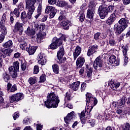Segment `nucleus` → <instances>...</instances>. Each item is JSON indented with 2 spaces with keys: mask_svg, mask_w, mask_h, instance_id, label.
Listing matches in <instances>:
<instances>
[{
  "mask_svg": "<svg viewBox=\"0 0 130 130\" xmlns=\"http://www.w3.org/2000/svg\"><path fill=\"white\" fill-rule=\"evenodd\" d=\"M58 103H59V99L54 93V92H51L47 96V101L45 102V106L47 108H56L58 106Z\"/></svg>",
  "mask_w": 130,
  "mask_h": 130,
  "instance_id": "1",
  "label": "nucleus"
},
{
  "mask_svg": "<svg viewBox=\"0 0 130 130\" xmlns=\"http://www.w3.org/2000/svg\"><path fill=\"white\" fill-rule=\"evenodd\" d=\"M113 8L114 6L113 5H110L108 8L106 7L104 5L100 6L98 13L101 19H105L106 16L108 15V13H110V12L113 11Z\"/></svg>",
  "mask_w": 130,
  "mask_h": 130,
  "instance_id": "2",
  "label": "nucleus"
},
{
  "mask_svg": "<svg viewBox=\"0 0 130 130\" xmlns=\"http://www.w3.org/2000/svg\"><path fill=\"white\" fill-rule=\"evenodd\" d=\"M19 62L15 61L13 62V66L9 68V72L12 78L16 79L18 77V72H19Z\"/></svg>",
  "mask_w": 130,
  "mask_h": 130,
  "instance_id": "3",
  "label": "nucleus"
},
{
  "mask_svg": "<svg viewBox=\"0 0 130 130\" xmlns=\"http://www.w3.org/2000/svg\"><path fill=\"white\" fill-rule=\"evenodd\" d=\"M36 3V0H26V9L28 10V14L32 17L33 13L35 11V3Z\"/></svg>",
  "mask_w": 130,
  "mask_h": 130,
  "instance_id": "4",
  "label": "nucleus"
},
{
  "mask_svg": "<svg viewBox=\"0 0 130 130\" xmlns=\"http://www.w3.org/2000/svg\"><path fill=\"white\" fill-rule=\"evenodd\" d=\"M52 42L48 47L49 49H56L59 45H61V38L55 37L53 39Z\"/></svg>",
  "mask_w": 130,
  "mask_h": 130,
  "instance_id": "5",
  "label": "nucleus"
},
{
  "mask_svg": "<svg viewBox=\"0 0 130 130\" xmlns=\"http://www.w3.org/2000/svg\"><path fill=\"white\" fill-rule=\"evenodd\" d=\"M103 67V61L101 60L100 57H98L94 61L93 68L96 71H101Z\"/></svg>",
  "mask_w": 130,
  "mask_h": 130,
  "instance_id": "6",
  "label": "nucleus"
},
{
  "mask_svg": "<svg viewBox=\"0 0 130 130\" xmlns=\"http://www.w3.org/2000/svg\"><path fill=\"white\" fill-rule=\"evenodd\" d=\"M13 52V50L11 49H0V57L6 58L7 56H11V53Z\"/></svg>",
  "mask_w": 130,
  "mask_h": 130,
  "instance_id": "7",
  "label": "nucleus"
},
{
  "mask_svg": "<svg viewBox=\"0 0 130 130\" xmlns=\"http://www.w3.org/2000/svg\"><path fill=\"white\" fill-rule=\"evenodd\" d=\"M48 4L50 5H56L57 7L63 8L66 6H68L67 2L64 1H59V0H49Z\"/></svg>",
  "mask_w": 130,
  "mask_h": 130,
  "instance_id": "8",
  "label": "nucleus"
},
{
  "mask_svg": "<svg viewBox=\"0 0 130 130\" xmlns=\"http://www.w3.org/2000/svg\"><path fill=\"white\" fill-rule=\"evenodd\" d=\"M20 45V48L22 50H25L28 48V44L27 43V40L24 39V37L19 38L18 40Z\"/></svg>",
  "mask_w": 130,
  "mask_h": 130,
  "instance_id": "9",
  "label": "nucleus"
},
{
  "mask_svg": "<svg viewBox=\"0 0 130 130\" xmlns=\"http://www.w3.org/2000/svg\"><path fill=\"white\" fill-rule=\"evenodd\" d=\"M94 14H95V7L94 6H90L87 11V18L90 19V20H93Z\"/></svg>",
  "mask_w": 130,
  "mask_h": 130,
  "instance_id": "10",
  "label": "nucleus"
},
{
  "mask_svg": "<svg viewBox=\"0 0 130 130\" xmlns=\"http://www.w3.org/2000/svg\"><path fill=\"white\" fill-rule=\"evenodd\" d=\"M122 51L123 52V56L124 57V64L125 66H126V63H127L128 58H127V46L122 45L120 46Z\"/></svg>",
  "mask_w": 130,
  "mask_h": 130,
  "instance_id": "11",
  "label": "nucleus"
},
{
  "mask_svg": "<svg viewBox=\"0 0 130 130\" xmlns=\"http://www.w3.org/2000/svg\"><path fill=\"white\" fill-rule=\"evenodd\" d=\"M98 50V45H93L89 47L87 51V56H90V55H93V53H95Z\"/></svg>",
  "mask_w": 130,
  "mask_h": 130,
  "instance_id": "12",
  "label": "nucleus"
},
{
  "mask_svg": "<svg viewBox=\"0 0 130 130\" xmlns=\"http://www.w3.org/2000/svg\"><path fill=\"white\" fill-rule=\"evenodd\" d=\"M29 16V14H28V13L27 14L25 11L21 13L20 15V19L21 21H22L23 23H25L26 22H28V20H30V19L32 18L31 15L30 16Z\"/></svg>",
  "mask_w": 130,
  "mask_h": 130,
  "instance_id": "13",
  "label": "nucleus"
},
{
  "mask_svg": "<svg viewBox=\"0 0 130 130\" xmlns=\"http://www.w3.org/2000/svg\"><path fill=\"white\" fill-rule=\"evenodd\" d=\"M74 113H75V112L72 111L70 114H68V115L64 118V120L67 124H69V123L71 122L72 119L74 118V117L75 116Z\"/></svg>",
  "mask_w": 130,
  "mask_h": 130,
  "instance_id": "14",
  "label": "nucleus"
},
{
  "mask_svg": "<svg viewBox=\"0 0 130 130\" xmlns=\"http://www.w3.org/2000/svg\"><path fill=\"white\" fill-rule=\"evenodd\" d=\"M0 32H2V34L0 35V43H2L5 39V36L7 35V27H3V28L0 26Z\"/></svg>",
  "mask_w": 130,
  "mask_h": 130,
  "instance_id": "15",
  "label": "nucleus"
},
{
  "mask_svg": "<svg viewBox=\"0 0 130 130\" xmlns=\"http://www.w3.org/2000/svg\"><path fill=\"white\" fill-rule=\"evenodd\" d=\"M85 63V58L84 57H79L76 61V66L77 69H81Z\"/></svg>",
  "mask_w": 130,
  "mask_h": 130,
  "instance_id": "16",
  "label": "nucleus"
},
{
  "mask_svg": "<svg viewBox=\"0 0 130 130\" xmlns=\"http://www.w3.org/2000/svg\"><path fill=\"white\" fill-rule=\"evenodd\" d=\"M125 29L122 27L121 25H119L118 24H115L114 26V31L117 34H121V32H122Z\"/></svg>",
  "mask_w": 130,
  "mask_h": 130,
  "instance_id": "17",
  "label": "nucleus"
},
{
  "mask_svg": "<svg viewBox=\"0 0 130 130\" xmlns=\"http://www.w3.org/2000/svg\"><path fill=\"white\" fill-rule=\"evenodd\" d=\"M115 20H116V15L114 13H113L106 21V24L107 25H112Z\"/></svg>",
  "mask_w": 130,
  "mask_h": 130,
  "instance_id": "18",
  "label": "nucleus"
},
{
  "mask_svg": "<svg viewBox=\"0 0 130 130\" xmlns=\"http://www.w3.org/2000/svg\"><path fill=\"white\" fill-rule=\"evenodd\" d=\"M23 23H21L19 22V21H18L16 23L14 26L15 30H16V31H18L20 35L22 34V32H23Z\"/></svg>",
  "mask_w": 130,
  "mask_h": 130,
  "instance_id": "19",
  "label": "nucleus"
},
{
  "mask_svg": "<svg viewBox=\"0 0 130 130\" xmlns=\"http://www.w3.org/2000/svg\"><path fill=\"white\" fill-rule=\"evenodd\" d=\"M109 61L110 63H114L115 66H119V60L116 59V57L112 55L109 58Z\"/></svg>",
  "mask_w": 130,
  "mask_h": 130,
  "instance_id": "20",
  "label": "nucleus"
},
{
  "mask_svg": "<svg viewBox=\"0 0 130 130\" xmlns=\"http://www.w3.org/2000/svg\"><path fill=\"white\" fill-rule=\"evenodd\" d=\"M118 23L120 26L125 29V28L127 27V24L128 23V20L126 18H121L118 21Z\"/></svg>",
  "mask_w": 130,
  "mask_h": 130,
  "instance_id": "21",
  "label": "nucleus"
},
{
  "mask_svg": "<svg viewBox=\"0 0 130 130\" xmlns=\"http://www.w3.org/2000/svg\"><path fill=\"white\" fill-rule=\"evenodd\" d=\"M81 51H82V48H81V47L79 46H77L75 49V51L73 53L74 60H76V59H77V57H78V56L80 55Z\"/></svg>",
  "mask_w": 130,
  "mask_h": 130,
  "instance_id": "22",
  "label": "nucleus"
},
{
  "mask_svg": "<svg viewBox=\"0 0 130 130\" xmlns=\"http://www.w3.org/2000/svg\"><path fill=\"white\" fill-rule=\"evenodd\" d=\"M34 27L35 28V30L37 31L39 30V32H42L44 29H45V24L44 23L40 24V25L38 23L34 24Z\"/></svg>",
  "mask_w": 130,
  "mask_h": 130,
  "instance_id": "23",
  "label": "nucleus"
},
{
  "mask_svg": "<svg viewBox=\"0 0 130 130\" xmlns=\"http://www.w3.org/2000/svg\"><path fill=\"white\" fill-rule=\"evenodd\" d=\"M127 100V95H122L120 100L118 102V105L119 106H124V104H125V102Z\"/></svg>",
  "mask_w": 130,
  "mask_h": 130,
  "instance_id": "24",
  "label": "nucleus"
},
{
  "mask_svg": "<svg viewBox=\"0 0 130 130\" xmlns=\"http://www.w3.org/2000/svg\"><path fill=\"white\" fill-rule=\"evenodd\" d=\"M63 55H64V48L61 46L59 47V51L57 52V57L60 58V57H63Z\"/></svg>",
  "mask_w": 130,
  "mask_h": 130,
  "instance_id": "25",
  "label": "nucleus"
},
{
  "mask_svg": "<svg viewBox=\"0 0 130 130\" xmlns=\"http://www.w3.org/2000/svg\"><path fill=\"white\" fill-rule=\"evenodd\" d=\"M71 89H72L74 91H78L80 87V81H77L75 82H73L70 86Z\"/></svg>",
  "mask_w": 130,
  "mask_h": 130,
  "instance_id": "26",
  "label": "nucleus"
},
{
  "mask_svg": "<svg viewBox=\"0 0 130 130\" xmlns=\"http://www.w3.org/2000/svg\"><path fill=\"white\" fill-rule=\"evenodd\" d=\"M38 63L41 66H44L46 63V59L43 57V55L40 54L39 55Z\"/></svg>",
  "mask_w": 130,
  "mask_h": 130,
  "instance_id": "27",
  "label": "nucleus"
},
{
  "mask_svg": "<svg viewBox=\"0 0 130 130\" xmlns=\"http://www.w3.org/2000/svg\"><path fill=\"white\" fill-rule=\"evenodd\" d=\"M36 49H37V47L36 46H29V48H26V50L28 52L29 55H32V54L35 53Z\"/></svg>",
  "mask_w": 130,
  "mask_h": 130,
  "instance_id": "28",
  "label": "nucleus"
},
{
  "mask_svg": "<svg viewBox=\"0 0 130 130\" xmlns=\"http://www.w3.org/2000/svg\"><path fill=\"white\" fill-rule=\"evenodd\" d=\"M46 36V34L45 32H40V33L38 35L37 37V41L38 43H40V41L42 40V39H44V38H45V37Z\"/></svg>",
  "mask_w": 130,
  "mask_h": 130,
  "instance_id": "29",
  "label": "nucleus"
},
{
  "mask_svg": "<svg viewBox=\"0 0 130 130\" xmlns=\"http://www.w3.org/2000/svg\"><path fill=\"white\" fill-rule=\"evenodd\" d=\"M3 46L5 48H12V47H13V41H12V40H9L7 42L4 43Z\"/></svg>",
  "mask_w": 130,
  "mask_h": 130,
  "instance_id": "30",
  "label": "nucleus"
},
{
  "mask_svg": "<svg viewBox=\"0 0 130 130\" xmlns=\"http://www.w3.org/2000/svg\"><path fill=\"white\" fill-rule=\"evenodd\" d=\"M46 14H49L50 12H56V9L53 6H47L45 11Z\"/></svg>",
  "mask_w": 130,
  "mask_h": 130,
  "instance_id": "31",
  "label": "nucleus"
},
{
  "mask_svg": "<svg viewBox=\"0 0 130 130\" xmlns=\"http://www.w3.org/2000/svg\"><path fill=\"white\" fill-rule=\"evenodd\" d=\"M42 10V4L41 3H40L38 7V10H37L38 14L36 16H35V18H36V19H38V18H39V16L41 15Z\"/></svg>",
  "mask_w": 130,
  "mask_h": 130,
  "instance_id": "32",
  "label": "nucleus"
},
{
  "mask_svg": "<svg viewBox=\"0 0 130 130\" xmlns=\"http://www.w3.org/2000/svg\"><path fill=\"white\" fill-rule=\"evenodd\" d=\"M86 74L88 78H91L92 77V73H93V69L88 66L86 67Z\"/></svg>",
  "mask_w": 130,
  "mask_h": 130,
  "instance_id": "33",
  "label": "nucleus"
},
{
  "mask_svg": "<svg viewBox=\"0 0 130 130\" xmlns=\"http://www.w3.org/2000/svg\"><path fill=\"white\" fill-rule=\"evenodd\" d=\"M120 86V83L119 82L117 83H114L111 85L110 88L112 90H113V91H115L117 90V88L118 87Z\"/></svg>",
  "mask_w": 130,
  "mask_h": 130,
  "instance_id": "34",
  "label": "nucleus"
},
{
  "mask_svg": "<svg viewBox=\"0 0 130 130\" xmlns=\"http://www.w3.org/2000/svg\"><path fill=\"white\" fill-rule=\"evenodd\" d=\"M2 78L3 80L5 81V82H6L8 83L9 81H10V77L9 74H8L7 73H4L3 74Z\"/></svg>",
  "mask_w": 130,
  "mask_h": 130,
  "instance_id": "35",
  "label": "nucleus"
},
{
  "mask_svg": "<svg viewBox=\"0 0 130 130\" xmlns=\"http://www.w3.org/2000/svg\"><path fill=\"white\" fill-rule=\"evenodd\" d=\"M7 17V15L6 14H3L1 21L0 22V27L3 29L4 27H6L4 25V23L6 22V18Z\"/></svg>",
  "mask_w": 130,
  "mask_h": 130,
  "instance_id": "36",
  "label": "nucleus"
},
{
  "mask_svg": "<svg viewBox=\"0 0 130 130\" xmlns=\"http://www.w3.org/2000/svg\"><path fill=\"white\" fill-rule=\"evenodd\" d=\"M14 95H15L17 102H19L20 100H22V99H24V95H23V93H17Z\"/></svg>",
  "mask_w": 130,
  "mask_h": 130,
  "instance_id": "37",
  "label": "nucleus"
},
{
  "mask_svg": "<svg viewBox=\"0 0 130 130\" xmlns=\"http://www.w3.org/2000/svg\"><path fill=\"white\" fill-rule=\"evenodd\" d=\"M52 69L55 74H58L59 73V68L58 65L54 64L52 66Z\"/></svg>",
  "mask_w": 130,
  "mask_h": 130,
  "instance_id": "38",
  "label": "nucleus"
},
{
  "mask_svg": "<svg viewBox=\"0 0 130 130\" xmlns=\"http://www.w3.org/2000/svg\"><path fill=\"white\" fill-rule=\"evenodd\" d=\"M36 79H37L36 77H30L28 79V82L30 85H34V84L36 83Z\"/></svg>",
  "mask_w": 130,
  "mask_h": 130,
  "instance_id": "39",
  "label": "nucleus"
},
{
  "mask_svg": "<svg viewBox=\"0 0 130 130\" xmlns=\"http://www.w3.org/2000/svg\"><path fill=\"white\" fill-rule=\"evenodd\" d=\"M26 69H27V62H23V61H22L21 64V69L22 71H26Z\"/></svg>",
  "mask_w": 130,
  "mask_h": 130,
  "instance_id": "40",
  "label": "nucleus"
},
{
  "mask_svg": "<svg viewBox=\"0 0 130 130\" xmlns=\"http://www.w3.org/2000/svg\"><path fill=\"white\" fill-rule=\"evenodd\" d=\"M10 101L11 103H13L16 101V102H18V100H17V98H16V95L15 94H13L10 98Z\"/></svg>",
  "mask_w": 130,
  "mask_h": 130,
  "instance_id": "41",
  "label": "nucleus"
},
{
  "mask_svg": "<svg viewBox=\"0 0 130 130\" xmlns=\"http://www.w3.org/2000/svg\"><path fill=\"white\" fill-rule=\"evenodd\" d=\"M92 98L91 95V93L87 92L86 94V103H88V102H90Z\"/></svg>",
  "mask_w": 130,
  "mask_h": 130,
  "instance_id": "42",
  "label": "nucleus"
},
{
  "mask_svg": "<svg viewBox=\"0 0 130 130\" xmlns=\"http://www.w3.org/2000/svg\"><path fill=\"white\" fill-rule=\"evenodd\" d=\"M61 25L62 26V27H64V28H66V29H67L70 28V26H69V23L66 21H63L61 23Z\"/></svg>",
  "mask_w": 130,
  "mask_h": 130,
  "instance_id": "43",
  "label": "nucleus"
},
{
  "mask_svg": "<svg viewBox=\"0 0 130 130\" xmlns=\"http://www.w3.org/2000/svg\"><path fill=\"white\" fill-rule=\"evenodd\" d=\"M58 58V60H57V62H58V63H59L60 64H61V63H63L64 62V61H66V59H67V58L64 57H60V58Z\"/></svg>",
  "mask_w": 130,
  "mask_h": 130,
  "instance_id": "44",
  "label": "nucleus"
},
{
  "mask_svg": "<svg viewBox=\"0 0 130 130\" xmlns=\"http://www.w3.org/2000/svg\"><path fill=\"white\" fill-rule=\"evenodd\" d=\"M123 111H124V112H127V111H126V110H123V108H119L117 109L116 110V113H117V114H121V113H122Z\"/></svg>",
  "mask_w": 130,
  "mask_h": 130,
  "instance_id": "45",
  "label": "nucleus"
},
{
  "mask_svg": "<svg viewBox=\"0 0 130 130\" xmlns=\"http://www.w3.org/2000/svg\"><path fill=\"white\" fill-rule=\"evenodd\" d=\"M109 42L110 46H115V44H116V42L114 39H110Z\"/></svg>",
  "mask_w": 130,
  "mask_h": 130,
  "instance_id": "46",
  "label": "nucleus"
},
{
  "mask_svg": "<svg viewBox=\"0 0 130 130\" xmlns=\"http://www.w3.org/2000/svg\"><path fill=\"white\" fill-rule=\"evenodd\" d=\"M27 32L29 33L30 35H35V30L33 29H31L30 27H28L27 29Z\"/></svg>",
  "mask_w": 130,
  "mask_h": 130,
  "instance_id": "47",
  "label": "nucleus"
},
{
  "mask_svg": "<svg viewBox=\"0 0 130 130\" xmlns=\"http://www.w3.org/2000/svg\"><path fill=\"white\" fill-rule=\"evenodd\" d=\"M23 123L26 124V125L30 124V119L28 118H25L23 119Z\"/></svg>",
  "mask_w": 130,
  "mask_h": 130,
  "instance_id": "48",
  "label": "nucleus"
},
{
  "mask_svg": "<svg viewBox=\"0 0 130 130\" xmlns=\"http://www.w3.org/2000/svg\"><path fill=\"white\" fill-rule=\"evenodd\" d=\"M13 13L14 15H15L16 18H18L20 16V12H19V10L17 8L14 9Z\"/></svg>",
  "mask_w": 130,
  "mask_h": 130,
  "instance_id": "49",
  "label": "nucleus"
},
{
  "mask_svg": "<svg viewBox=\"0 0 130 130\" xmlns=\"http://www.w3.org/2000/svg\"><path fill=\"white\" fill-rule=\"evenodd\" d=\"M57 12V10L56 9V11H52L49 15H50V19H52V18H54V16H55V14Z\"/></svg>",
  "mask_w": 130,
  "mask_h": 130,
  "instance_id": "50",
  "label": "nucleus"
},
{
  "mask_svg": "<svg viewBox=\"0 0 130 130\" xmlns=\"http://www.w3.org/2000/svg\"><path fill=\"white\" fill-rule=\"evenodd\" d=\"M39 73V67L35 66L34 68V74H37Z\"/></svg>",
  "mask_w": 130,
  "mask_h": 130,
  "instance_id": "51",
  "label": "nucleus"
},
{
  "mask_svg": "<svg viewBox=\"0 0 130 130\" xmlns=\"http://www.w3.org/2000/svg\"><path fill=\"white\" fill-rule=\"evenodd\" d=\"M86 85H87L86 84V83H83L82 84H81V87H80V90L81 91V92H84L86 89Z\"/></svg>",
  "mask_w": 130,
  "mask_h": 130,
  "instance_id": "52",
  "label": "nucleus"
},
{
  "mask_svg": "<svg viewBox=\"0 0 130 130\" xmlns=\"http://www.w3.org/2000/svg\"><path fill=\"white\" fill-rule=\"evenodd\" d=\"M18 10H23L24 9V5L23 4V3L20 2L19 4L17 5V8Z\"/></svg>",
  "mask_w": 130,
  "mask_h": 130,
  "instance_id": "53",
  "label": "nucleus"
},
{
  "mask_svg": "<svg viewBox=\"0 0 130 130\" xmlns=\"http://www.w3.org/2000/svg\"><path fill=\"white\" fill-rule=\"evenodd\" d=\"M122 130H130V124L126 123L125 126L122 128Z\"/></svg>",
  "mask_w": 130,
  "mask_h": 130,
  "instance_id": "54",
  "label": "nucleus"
},
{
  "mask_svg": "<svg viewBox=\"0 0 130 130\" xmlns=\"http://www.w3.org/2000/svg\"><path fill=\"white\" fill-rule=\"evenodd\" d=\"M18 89L17 88V85L16 84H14L12 86L10 89V92H15V91H17Z\"/></svg>",
  "mask_w": 130,
  "mask_h": 130,
  "instance_id": "55",
  "label": "nucleus"
},
{
  "mask_svg": "<svg viewBox=\"0 0 130 130\" xmlns=\"http://www.w3.org/2000/svg\"><path fill=\"white\" fill-rule=\"evenodd\" d=\"M46 76L45 75H42L40 77V83H42V82H45V80H46Z\"/></svg>",
  "mask_w": 130,
  "mask_h": 130,
  "instance_id": "56",
  "label": "nucleus"
},
{
  "mask_svg": "<svg viewBox=\"0 0 130 130\" xmlns=\"http://www.w3.org/2000/svg\"><path fill=\"white\" fill-rule=\"evenodd\" d=\"M66 19H67V18L66 17V16L64 15V14H62L58 17L59 21H63L66 20Z\"/></svg>",
  "mask_w": 130,
  "mask_h": 130,
  "instance_id": "57",
  "label": "nucleus"
},
{
  "mask_svg": "<svg viewBox=\"0 0 130 130\" xmlns=\"http://www.w3.org/2000/svg\"><path fill=\"white\" fill-rule=\"evenodd\" d=\"M100 35H101V34L100 32H96L94 34V39L95 40H98L99 39V37H100Z\"/></svg>",
  "mask_w": 130,
  "mask_h": 130,
  "instance_id": "58",
  "label": "nucleus"
},
{
  "mask_svg": "<svg viewBox=\"0 0 130 130\" xmlns=\"http://www.w3.org/2000/svg\"><path fill=\"white\" fill-rule=\"evenodd\" d=\"M88 121L89 123L90 124L91 126H94V125H95V124L96 123L95 122V120H94V119H90Z\"/></svg>",
  "mask_w": 130,
  "mask_h": 130,
  "instance_id": "59",
  "label": "nucleus"
},
{
  "mask_svg": "<svg viewBox=\"0 0 130 130\" xmlns=\"http://www.w3.org/2000/svg\"><path fill=\"white\" fill-rule=\"evenodd\" d=\"M66 100H68V101L71 100V94L68 92L66 93V95L65 96V101Z\"/></svg>",
  "mask_w": 130,
  "mask_h": 130,
  "instance_id": "60",
  "label": "nucleus"
},
{
  "mask_svg": "<svg viewBox=\"0 0 130 130\" xmlns=\"http://www.w3.org/2000/svg\"><path fill=\"white\" fill-rule=\"evenodd\" d=\"M79 20L80 21V22H84V21L85 20V14H81L80 16Z\"/></svg>",
  "mask_w": 130,
  "mask_h": 130,
  "instance_id": "61",
  "label": "nucleus"
},
{
  "mask_svg": "<svg viewBox=\"0 0 130 130\" xmlns=\"http://www.w3.org/2000/svg\"><path fill=\"white\" fill-rule=\"evenodd\" d=\"M20 56H21V53L19 52L15 53L14 55V57L15 58H19Z\"/></svg>",
  "mask_w": 130,
  "mask_h": 130,
  "instance_id": "62",
  "label": "nucleus"
},
{
  "mask_svg": "<svg viewBox=\"0 0 130 130\" xmlns=\"http://www.w3.org/2000/svg\"><path fill=\"white\" fill-rule=\"evenodd\" d=\"M19 113H15L13 115V117L14 120H16V119H17V118H18V117H19Z\"/></svg>",
  "mask_w": 130,
  "mask_h": 130,
  "instance_id": "63",
  "label": "nucleus"
},
{
  "mask_svg": "<svg viewBox=\"0 0 130 130\" xmlns=\"http://www.w3.org/2000/svg\"><path fill=\"white\" fill-rule=\"evenodd\" d=\"M126 104H127V105L128 106H130V96L128 97L127 95Z\"/></svg>",
  "mask_w": 130,
  "mask_h": 130,
  "instance_id": "64",
  "label": "nucleus"
}]
</instances>
